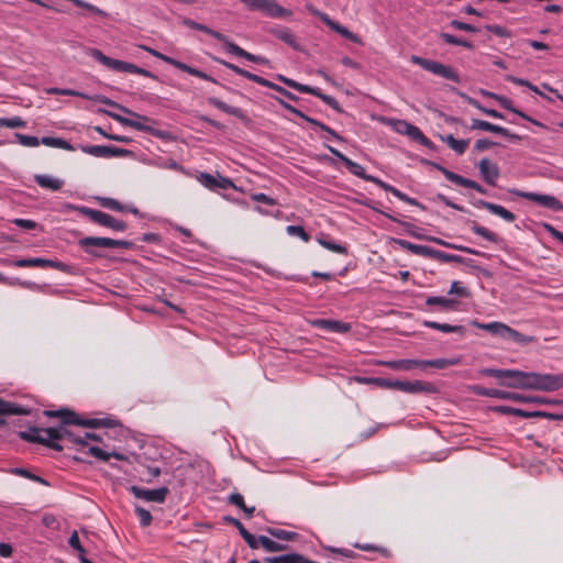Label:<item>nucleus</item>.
I'll use <instances>...</instances> for the list:
<instances>
[{"instance_id":"nucleus-1","label":"nucleus","mask_w":563,"mask_h":563,"mask_svg":"<svg viewBox=\"0 0 563 563\" xmlns=\"http://www.w3.org/2000/svg\"><path fill=\"white\" fill-rule=\"evenodd\" d=\"M45 416L60 418L62 424L56 428H31L27 431L20 432V438L30 443L43 444L55 451H62L63 446L58 443L60 440H66L77 445L86 446V441L81 435H76L67 426H80L85 428H101L110 427L109 419H81L79 416L68 409L62 410H46Z\"/></svg>"},{"instance_id":"nucleus-2","label":"nucleus","mask_w":563,"mask_h":563,"mask_svg":"<svg viewBox=\"0 0 563 563\" xmlns=\"http://www.w3.org/2000/svg\"><path fill=\"white\" fill-rule=\"evenodd\" d=\"M484 376L500 379V385L509 388L555 391L563 388V374H541L518 369L484 368Z\"/></svg>"},{"instance_id":"nucleus-3","label":"nucleus","mask_w":563,"mask_h":563,"mask_svg":"<svg viewBox=\"0 0 563 563\" xmlns=\"http://www.w3.org/2000/svg\"><path fill=\"white\" fill-rule=\"evenodd\" d=\"M367 382L379 388L400 390L406 394H433L437 391V388L432 383L424 380L409 382L389 379L385 377H372L368 378Z\"/></svg>"},{"instance_id":"nucleus-4","label":"nucleus","mask_w":563,"mask_h":563,"mask_svg":"<svg viewBox=\"0 0 563 563\" xmlns=\"http://www.w3.org/2000/svg\"><path fill=\"white\" fill-rule=\"evenodd\" d=\"M78 245L89 255L102 257L99 249H130L132 243L110 238L86 236L78 241Z\"/></svg>"},{"instance_id":"nucleus-5","label":"nucleus","mask_w":563,"mask_h":563,"mask_svg":"<svg viewBox=\"0 0 563 563\" xmlns=\"http://www.w3.org/2000/svg\"><path fill=\"white\" fill-rule=\"evenodd\" d=\"M471 324L477 329L485 330L492 335L510 340L516 343H527L530 341V339H527L522 333L499 321L482 323L477 320H473Z\"/></svg>"},{"instance_id":"nucleus-6","label":"nucleus","mask_w":563,"mask_h":563,"mask_svg":"<svg viewBox=\"0 0 563 563\" xmlns=\"http://www.w3.org/2000/svg\"><path fill=\"white\" fill-rule=\"evenodd\" d=\"M214 60L218 63V64H221L223 65L224 67L231 69L232 71H234L235 74L251 80V81H254L261 86H264V87H268L271 89H274L275 91L279 92L280 95H283L284 97H286L287 99L289 100H292V101H296L298 100V97L295 96L294 93H291L290 91L286 90L285 88H283L282 86H278L258 75H255V74H252L250 73L249 70H245L232 63H229L224 59H221V58H218L216 57Z\"/></svg>"},{"instance_id":"nucleus-7","label":"nucleus","mask_w":563,"mask_h":563,"mask_svg":"<svg viewBox=\"0 0 563 563\" xmlns=\"http://www.w3.org/2000/svg\"><path fill=\"white\" fill-rule=\"evenodd\" d=\"M250 10L260 11L268 18L287 19L292 15L289 9L282 7L276 0H240Z\"/></svg>"},{"instance_id":"nucleus-8","label":"nucleus","mask_w":563,"mask_h":563,"mask_svg":"<svg viewBox=\"0 0 563 563\" xmlns=\"http://www.w3.org/2000/svg\"><path fill=\"white\" fill-rule=\"evenodd\" d=\"M102 103L104 104H108V106H111V107H114V108H118L120 109L121 111H123L124 113H128L134 118H136V120H133V119H128L125 117H122L120 114H117V113H112L110 112L109 115L115 120L117 122L121 123L122 125H125V126H130V128H133L137 131H143V132H146V131H150L151 128L147 126L146 124H144L143 122H147L150 121V119L147 117H144V115H141L136 112H133L131 110H129L128 108L125 107H122L120 104H118L117 102L114 101H111L110 99L103 97L101 100H100Z\"/></svg>"},{"instance_id":"nucleus-9","label":"nucleus","mask_w":563,"mask_h":563,"mask_svg":"<svg viewBox=\"0 0 563 563\" xmlns=\"http://www.w3.org/2000/svg\"><path fill=\"white\" fill-rule=\"evenodd\" d=\"M411 62L434 75H438L448 80H452L454 82H460L459 74L451 66H446L439 62L427 59L417 55L411 56Z\"/></svg>"},{"instance_id":"nucleus-10","label":"nucleus","mask_w":563,"mask_h":563,"mask_svg":"<svg viewBox=\"0 0 563 563\" xmlns=\"http://www.w3.org/2000/svg\"><path fill=\"white\" fill-rule=\"evenodd\" d=\"M79 212L89 218L93 223H97L99 225L110 228L118 232H123L126 230L128 225L124 221L118 220L113 218L112 216L102 212L100 210L91 209L88 207H80Z\"/></svg>"},{"instance_id":"nucleus-11","label":"nucleus","mask_w":563,"mask_h":563,"mask_svg":"<svg viewBox=\"0 0 563 563\" xmlns=\"http://www.w3.org/2000/svg\"><path fill=\"white\" fill-rule=\"evenodd\" d=\"M327 148L331 154L336 156L344 164V166L347 168V170L351 174H353L354 176L360 177L366 181L373 183L383 189L385 181H383L382 179H379L375 176L366 174L365 168L361 164L350 159L343 153H341L340 151H338L336 148H334L330 145H327Z\"/></svg>"},{"instance_id":"nucleus-12","label":"nucleus","mask_w":563,"mask_h":563,"mask_svg":"<svg viewBox=\"0 0 563 563\" xmlns=\"http://www.w3.org/2000/svg\"><path fill=\"white\" fill-rule=\"evenodd\" d=\"M143 48L148 52L151 55H153L154 57L167 63L168 65L170 66H174L175 68L181 70V71H185L191 76H195V77H198L200 79H203V80H207V81H211V82H214V84H218V81L212 78L211 76H209L208 74L203 73L202 70H199L197 68H194L183 62H179L173 57H169L156 49H153L151 47H146V46H143Z\"/></svg>"},{"instance_id":"nucleus-13","label":"nucleus","mask_w":563,"mask_h":563,"mask_svg":"<svg viewBox=\"0 0 563 563\" xmlns=\"http://www.w3.org/2000/svg\"><path fill=\"white\" fill-rule=\"evenodd\" d=\"M306 9L310 14L319 18L332 31L336 32L338 34L353 43H360V37L356 34L347 30L345 26L341 25L339 22L332 20L328 13L320 11L312 4H307Z\"/></svg>"},{"instance_id":"nucleus-14","label":"nucleus","mask_w":563,"mask_h":563,"mask_svg":"<svg viewBox=\"0 0 563 563\" xmlns=\"http://www.w3.org/2000/svg\"><path fill=\"white\" fill-rule=\"evenodd\" d=\"M512 192L517 197L533 201L545 209L552 211H563V203L552 195H543L522 190H515Z\"/></svg>"},{"instance_id":"nucleus-15","label":"nucleus","mask_w":563,"mask_h":563,"mask_svg":"<svg viewBox=\"0 0 563 563\" xmlns=\"http://www.w3.org/2000/svg\"><path fill=\"white\" fill-rule=\"evenodd\" d=\"M91 56L95 60L99 62L100 64L112 70L130 74L134 73V64L108 57L99 49H92Z\"/></svg>"},{"instance_id":"nucleus-16","label":"nucleus","mask_w":563,"mask_h":563,"mask_svg":"<svg viewBox=\"0 0 563 563\" xmlns=\"http://www.w3.org/2000/svg\"><path fill=\"white\" fill-rule=\"evenodd\" d=\"M81 151L96 157H126L132 154L126 148L113 147L108 145H88L82 146Z\"/></svg>"},{"instance_id":"nucleus-17","label":"nucleus","mask_w":563,"mask_h":563,"mask_svg":"<svg viewBox=\"0 0 563 563\" xmlns=\"http://www.w3.org/2000/svg\"><path fill=\"white\" fill-rule=\"evenodd\" d=\"M130 492L136 498L158 504L164 503L169 493L167 487H161L157 489H145L139 486H131Z\"/></svg>"},{"instance_id":"nucleus-18","label":"nucleus","mask_w":563,"mask_h":563,"mask_svg":"<svg viewBox=\"0 0 563 563\" xmlns=\"http://www.w3.org/2000/svg\"><path fill=\"white\" fill-rule=\"evenodd\" d=\"M470 129L496 133L512 141L521 140L519 135L511 133L508 129L479 119H473Z\"/></svg>"},{"instance_id":"nucleus-19","label":"nucleus","mask_w":563,"mask_h":563,"mask_svg":"<svg viewBox=\"0 0 563 563\" xmlns=\"http://www.w3.org/2000/svg\"><path fill=\"white\" fill-rule=\"evenodd\" d=\"M311 324L317 329L332 333H347L352 329L351 323L332 319H316L311 321Z\"/></svg>"},{"instance_id":"nucleus-20","label":"nucleus","mask_w":563,"mask_h":563,"mask_svg":"<svg viewBox=\"0 0 563 563\" xmlns=\"http://www.w3.org/2000/svg\"><path fill=\"white\" fill-rule=\"evenodd\" d=\"M268 33L278 38L279 41L284 42L285 44L289 45L295 51L301 52L302 47L296 37V35L290 31V29L286 26H273L268 30Z\"/></svg>"},{"instance_id":"nucleus-21","label":"nucleus","mask_w":563,"mask_h":563,"mask_svg":"<svg viewBox=\"0 0 563 563\" xmlns=\"http://www.w3.org/2000/svg\"><path fill=\"white\" fill-rule=\"evenodd\" d=\"M483 95L496 99L504 109L518 114L520 118L531 122L532 124L540 126V128H544V124H542L538 120H534L533 118L529 117L528 114L520 111L519 109L515 108L512 106V101L510 99H508L506 97L497 96L496 93L488 92V91H483Z\"/></svg>"},{"instance_id":"nucleus-22","label":"nucleus","mask_w":563,"mask_h":563,"mask_svg":"<svg viewBox=\"0 0 563 563\" xmlns=\"http://www.w3.org/2000/svg\"><path fill=\"white\" fill-rule=\"evenodd\" d=\"M478 169L481 176L488 185H496V181L499 178V168L495 163L488 158H483L478 163Z\"/></svg>"},{"instance_id":"nucleus-23","label":"nucleus","mask_w":563,"mask_h":563,"mask_svg":"<svg viewBox=\"0 0 563 563\" xmlns=\"http://www.w3.org/2000/svg\"><path fill=\"white\" fill-rule=\"evenodd\" d=\"M474 206L477 208L485 209V210L492 212L493 214L500 217L503 220H505L507 222H514L516 220V214L512 213L511 211L507 210L506 208H504L500 205H496V203L485 201V200H477L474 203Z\"/></svg>"},{"instance_id":"nucleus-24","label":"nucleus","mask_w":563,"mask_h":563,"mask_svg":"<svg viewBox=\"0 0 563 563\" xmlns=\"http://www.w3.org/2000/svg\"><path fill=\"white\" fill-rule=\"evenodd\" d=\"M474 206L477 208L485 209V210L492 212L493 214L500 217L503 220H505L507 222H514L516 220V214L512 213L511 211L507 210L506 208H504L500 205H496V203L485 201V200H477L474 203Z\"/></svg>"},{"instance_id":"nucleus-25","label":"nucleus","mask_w":563,"mask_h":563,"mask_svg":"<svg viewBox=\"0 0 563 563\" xmlns=\"http://www.w3.org/2000/svg\"><path fill=\"white\" fill-rule=\"evenodd\" d=\"M224 46L230 54H233L239 57H243L249 62L256 63V64H266L267 63V59L265 57L258 56V55H253V54L246 52L244 48H242L238 44L231 42L229 38H227Z\"/></svg>"},{"instance_id":"nucleus-26","label":"nucleus","mask_w":563,"mask_h":563,"mask_svg":"<svg viewBox=\"0 0 563 563\" xmlns=\"http://www.w3.org/2000/svg\"><path fill=\"white\" fill-rule=\"evenodd\" d=\"M14 265L16 267H41V268H46V267L60 268V266H62L60 263H57V262H54L51 260H46V258H41V257L21 258V260L15 261Z\"/></svg>"},{"instance_id":"nucleus-27","label":"nucleus","mask_w":563,"mask_h":563,"mask_svg":"<svg viewBox=\"0 0 563 563\" xmlns=\"http://www.w3.org/2000/svg\"><path fill=\"white\" fill-rule=\"evenodd\" d=\"M503 395L500 399H507L515 402H533V404H553L554 401L548 400L540 396H528L518 393H510L503 390Z\"/></svg>"},{"instance_id":"nucleus-28","label":"nucleus","mask_w":563,"mask_h":563,"mask_svg":"<svg viewBox=\"0 0 563 563\" xmlns=\"http://www.w3.org/2000/svg\"><path fill=\"white\" fill-rule=\"evenodd\" d=\"M181 23L185 25V26H188L192 30H197V31H200V32H203L212 37H214L216 40L222 42L223 44L227 42V36L218 31H214L212 29H210L209 26L205 25V24H201V23H198L191 19H188V18H184L181 20Z\"/></svg>"},{"instance_id":"nucleus-29","label":"nucleus","mask_w":563,"mask_h":563,"mask_svg":"<svg viewBox=\"0 0 563 563\" xmlns=\"http://www.w3.org/2000/svg\"><path fill=\"white\" fill-rule=\"evenodd\" d=\"M34 181L41 188L48 189L52 191L60 190L65 184L63 179H59V178H56V177H53L49 175H41V174L34 175Z\"/></svg>"},{"instance_id":"nucleus-30","label":"nucleus","mask_w":563,"mask_h":563,"mask_svg":"<svg viewBox=\"0 0 563 563\" xmlns=\"http://www.w3.org/2000/svg\"><path fill=\"white\" fill-rule=\"evenodd\" d=\"M399 244L400 246L415 254V255H418V256H422V257H428V258H432L433 257V251L434 249H431L427 245H421V244H415V243H411L409 241H406V240H400L399 241Z\"/></svg>"},{"instance_id":"nucleus-31","label":"nucleus","mask_w":563,"mask_h":563,"mask_svg":"<svg viewBox=\"0 0 563 563\" xmlns=\"http://www.w3.org/2000/svg\"><path fill=\"white\" fill-rule=\"evenodd\" d=\"M399 244L400 246L415 254V255H418V256H422V257H428V258H432L433 257V251L434 249H431L427 245H421V244H415V243H411L409 241H406V240H400L399 241Z\"/></svg>"},{"instance_id":"nucleus-32","label":"nucleus","mask_w":563,"mask_h":563,"mask_svg":"<svg viewBox=\"0 0 563 563\" xmlns=\"http://www.w3.org/2000/svg\"><path fill=\"white\" fill-rule=\"evenodd\" d=\"M384 366L389 367L395 371H411L416 367H420V360H395V361H386L382 363Z\"/></svg>"},{"instance_id":"nucleus-33","label":"nucleus","mask_w":563,"mask_h":563,"mask_svg":"<svg viewBox=\"0 0 563 563\" xmlns=\"http://www.w3.org/2000/svg\"><path fill=\"white\" fill-rule=\"evenodd\" d=\"M440 139L459 155L464 154L470 144V140H457L452 134L440 135Z\"/></svg>"},{"instance_id":"nucleus-34","label":"nucleus","mask_w":563,"mask_h":563,"mask_svg":"<svg viewBox=\"0 0 563 563\" xmlns=\"http://www.w3.org/2000/svg\"><path fill=\"white\" fill-rule=\"evenodd\" d=\"M460 364L459 357H452V358H437V360H420V367H434V368H448L450 366H454Z\"/></svg>"},{"instance_id":"nucleus-35","label":"nucleus","mask_w":563,"mask_h":563,"mask_svg":"<svg viewBox=\"0 0 563 563\" xmlns=\"http://www.w3.org/2000/svg\"><path fill=\"white\" fill-rule=\"evenodd\" d=\"M423 325L429 329L438 330L444 333H459L464 335L466 329L463 325H451L448 323H440L435 321H424Z\"/></svg>"},{"instance_id":"nucleus-36","label":"nucleus","mask_w":563,"mask_h":563,"mask_svg":"<svg viewBox=\"0 0 563 563\" xmlns=\"http://www.w3.org/2000/svg\"><path fill=\"white\" fill-rule=\"evenodd\" d=\"M427 306H440L443 310H456L459 301L451 298L429 296L426 300Z\"/></svg>"},{"instance_id":"nucleus-37","label":"nucleus","mask_w":563,"mask_h":563,"mask_svg":"<svg viewBox=\"0 0 563 563\" xmlns=\"http://www.w3.org/2000/svg\"><path fill=\"white\" fill-rule=\"evenodd\" d=\"M450 178H451V181L455 185L474 189L482 195H486V192H487L486 189L478 183H476L472 179L465 178L459 174H451Z\"/></svg>"},{"instance_id":"nucleus-38","label":"nucleus","mask_w":563,"mask_h":563,"mask_svg":"<svg viewBox=\"0 0 563 563\" xmlns=\"http://www.w3.org/2000/svg\"><path fill=\"white\" fill-rule=\"evenodd\" d=\"M383 189L385 191L393 194L396 198H398L399 200H401L410 206H416L422 210H426V207L422 203H420L417 199L409 197L408 195L404 194L402 191H400L399 189H397L396 187H394L387 183H385Z\"/></svg>"},{"instance_id":"nucleus-39","label":"nucleus","mask_w":563,"mask_h":563,"mask_svg":"<svg viewBox=\"0 0 563 563\" xmlns=\"http://www.w3.org/2000/svg\"><path fill=\"white\" fill-rule=\"evenodd\" d=\"M467 223L471 224V230L475 234L482 236L483 239H485V240H487V241H489L492 243H497L498 242V235L495 232L488 230L487 228H485L483 225H479L475 221H467Z\"/></svg>"},{"instance_id":"nucleus-40","label":"nucleus","mask_w":563,"mask_h":563,"mask_svg":"<svg viewBox=\"0 0 563 563\" xmlns=\"http://www.w3.org/2000/svg\"><path fill=\"white\" fill-rule=\"evenodd\" d=\"M208 103L217 109H219L220 111L224 112V113H228V114H231V115H234V117H240L241 115V109L239 108H235V107H231L229 104H227L225 102H223L222 100L216 98V97H210L208 98Z\"/></svg>"},{"instance_id":"nucleus-41","label":"nucleus","mask_w":563,"mask_h":563,"mask_svg":"<svg viewBox=\"0 0 563 563\" xmlns=\"http://www.w3.org/2000/svg\"><path fill=\"white\" fill-rule=\"evenodd\" d=\"M258 542H260L261 547L264 550H266L267 552H282L287 549L286 544L276 542L266 536H260Z\"/></svg>"},{"instance_id":"nucleus-42","label":"nucleus","mask_w":563,"mask_h":563,"mask_svg":"<svg viewBox=\"0 0 563 563\" xmlns=\"http://www.w3.org/2000/svg\"><path fill=\"white\" fill-rule=\"evenodd\" d=\"M88 452L93 457L101 460L103 462L109 461L110 457H114L115 460H119V461L125 460L124 455L121 453H117V452L107 453L98 446H90Z\"/></svg>"},{"instance_id":"nucleus-43","label":"nucleus","mask_w":563,"mask_h":563,"mask_svg":"<svg viewBox=\"0 0 563 563\" xmlns=\"http://www.w3.org/2000/svg\"><path fill=\"white\" fill-rule=\"evenodd\" d=\"M429 241H432V242L437 243L438 245H441V246H444V247H448V249H452V250H456V251H461V252H464V253H467V254L481 255V253L478 251H476V250H473V249L467 247V246L450 243V242H446V241H444L442 239H439V238H429Z\"/></svg>"},{"instance_id":"nucleus-44","label":"nucleus","mask_w":563,"mask_h":563,"mask_svg":"<svg viewBox=\"0 0 563 563\" xmlns=\"http://www.w3.org/2000/svg\"><path fill=\"white\" fill-rule=\"evenodd\" d=\"M41 144H44L46 146L62 148L66 151H74V147L70 143L67 141L59 139V137H52V136H44L41 140Z\"/></svg>"},{"instance_id":"nucleus-45","label":"nucleus","mask_w":563,"mask_h":563,"mask_svg":"<svg viewBox=\"0 0 563 563\" xmlns=\"http://www.w3.org/2000/svg\"><path fill=\"white\" fill-rule=\"evenodd\" d=\"M410 139L418 142L419 144L431 147L432 142L422 133V131L412 124L411 128H409V131L406 133Z\"/></svg>"},{"instance_id":"nucleus-46","label":"nucleus","mask_w":563,"mask_h":563,"mask_svg":"<svg viewBox=\"0 0 563 563\" xmlns=\"http://www.w3.org/2000/svg\"><path fill=\"white\" fill-rule=\"evenodd\" d=\"M267 532L272 537H274V538H276L278 540H283V541H294L298 537L297 532L288 531V530H284V529H278V528H269V529H267Z\"/></svg>"},{"instance_id":"nucleus-47","label":"nucleus","mask_w":563,"mask_h":563,"mask_svg":"<svg viewBox=\"0 0 563 563\" xmlns=\"http://www.w3.org/2000/svg\"><path fill=\"white\" fill-rule=\"evenodd\" d=\"M318 242L321 246H323L324 249H327L333 253L343 254V255L347 254V247L345 245L338 244V243H335L331 240H328L325 238L318 239Z\"/></svg>"},{"instance_id":"nucleus-48","label":"nucleus","mask_w":563,"mask_h":563,"mask_svg":"<svg viewBox=\"0 0 563 563\" xmlns=\"http://www.w3.org/2000/svg\"><path fill=\"white\" fill-rule=\"evenodd\" d=\"M512 416L521 417V418H532V417H544L549 419H559L560 417L553 413H549L545 411H526L522 409H518L512 411Z\"/></svg>"},{"instance_id":"nucleus-49","label":"nucleus","mask_w":563,"mask_h":563,"mask_svg":"<svg viewBox=\"0 0 563 563\" xmlns=\"http://www.w3.org/2000/svg\"><path fill=\"white\" fill-rule=\"evenodd\" d=\"M440 37L446 43V44H451V45H459V46H463V47H466L468 49H472L474 47L473 43L467 41V40H462V38H459L452 34H449V33H441L440 34Z\"/></svg>"},{"instance_id":"nucleus-50","label":"nucleus","mask_w":563,"mask_h":563,"mask_svg":"<svg viewBox=\"0 0 563 563\" xmlns=\"http://www.w3.org/2000/svg\"><path fill=\"white\" fill-rule=\"evenodd\" d=\"M98 201L101 207L113 210V211L122 212L125 210V207L121 202H119L118 200H115L113 198L101 197V198H98Z\"/></svg>"},{"instance_id":"nucleus-51","label":"nucleus","mask_w":563,"mask_h":563,"mask_svg":"<svg viewBox=\"0 0 563 563\" xmlns=\"http://www.w3.org/2000/svg\"><path fill=\"white\" fill-rule=\"evenodd\" d=\"M26 122L21 117L0 118V128H24Z\"/></svg>"},{"instance_id":"nucleus-52","label":"nucleus","mask_w":563,"mask_h":563,"mask_svg":"<svg viewBox=\"0 0 563 563\" xmlns=\"http://www.w3.org/2000/svg\"><path fill=\"white\" fill-rule=\"evenodd\" d=\"M134 511H135V514L140 520V525L142 527L145 528V527L151 526V523L153 521V517L147 509H145L141 506H135Z\"/></svg>"},{"instance_id":"nucleus-53","label":"nucleus","mask_w":563,"mask_h":563,"mask_svg":"<svg viewBox=\"0 0 563 563\" xmlns=\"http://www.w3.org/2000/svg\"><path fill=\"white\" fill-rule=\"evenodd\" d=\"M198 181L206 188L210 190L217 189V179L218 177L209 174V173H200L197 177Z\"/></svg>"},{"instance_id":"nucleus-54","label":"nucleus","mask_w":563,"mask_h":563,"mask_svg":"<svg viewBox=\"0 0 563 563\" xmlns=\"http://www.w3.org/2000/svg\"><path fill=\"white\" fill-rule=\"evenodd\" d=\"M24 411L14 404L4 401L0 399V416L3 415H21Z\"/></svg>"},{"instance_id":"nucleus-55","label":"nucleus","mask_w":563,"mask_h":563,"mask_svg":"<svg viewBox=\"0 0 563 563\" xmlns=\"http://www.w3.org/2000/svg\"><path fill=\"white\" fill-rule=\"evenodd\" d=\"M15 137L22 146L36 147L41 144V140H38L36 136L15 133Z\"/></svg>"},{"instance_id":"nucleus-56","label":"nucleus","mask_w":563,"mask_h":563,"mask_svg":"<svg viewBox=\"0 0 563 563\" xmlns=\"http://www.w3.org/2000/svg\"><path fill=\"white\" fill-rule=\"evenodd\" d=\"M432 260L442 261V262H446V263H449V262L462 263L463 262V258L461 256L455 255V254L444 253L439 250L433 251Z\"/></svg>"},{"instance_id":"nucleus-57","label":"nucleus","mask_w":563,"mask_h":563,"mask_svg":"<svg viewBox=\"0 0 563 563\" xmlns=\"http://www.w3.org/2000/svg\"><path fill=\"white\" fill-rule=\"evenodd\" d=\"M49 95H59V96H74V97H80L84 99H90L89 96H87L84 92L73 90V89H62V88H51L47 90Z\"/></svg>"},{"instance_id":"nucleus-58","label":"nucleus","mask_w":563,"mask_h":563,"mask_svg":"<svg viewBox=\"0 0 563 563\" xmlns=\"http://www.w3.org/2000/svg\"><path fill=\"white\" fill-rule=\"evenodd\" d=\"M12 473L15 475L22 476L24 478L31 479L33 482H36V483H40V484H43L46 486L48 485V483L44 478L31 473L29 470H25V468H14L12 471Z\"/></svg>"},{"instance_id":"nucleus-59","label":"nucleus","mask_w":563,"mask_h":563,"mask_svg":"<svg viewBox=\"0 0 563 563\" xmlns=\"http://www.w3.org/2000/svg\"><path fill=\"white\" fill-rule=\"evenodd\" d=\"M286 231H287V233L289 235L298 236L303 242H309L310 241V235L306 232V230L301 225H288L286 228Z\"/></svg>"},{"instance_id":"nucleus-60","label":"nucleus","mask_w":563,"mask_h":563,"mask_svg":"<svg viewBox=\"0 0 563 563\" xmlns=\"http://www.w3.org/2000/svg\"><path fill=\"white\" fill-rule=\"evenodd\" d=\"M316 97L321 99L323 102H325L328 106H330L333 110H335L338 112L342 111L338 100L334 97L323 93L320 89L318 90Z\"/></svg>"},{"instance_id":"nucleus-61","label":"nucleus","mask_w":563,"mask_h":563,"mask_svg":"<svg viewBox=\"0 0 563 563\" xmlns=\"http://www.w3.org/2000/svg\"><path fill=\"white\" fill-rule=\"evenodd\" d=\"M475 393L479 396L498 398V399H500L501 396H504L501 389H495V388L476 387Z\"/></svg>"},{"instance_id":"nucleus-62","label":"nucleus","mask_w":563,"mask_h":563,"mask_svg":"<svg viewBox=\"0 0 563 563\" xmlns=\"http://www.w3.org/2000/svg\"><path fill=\"white\" fill-rule=\"evenodd\" d=\"M449 295H457L460 297L466 298L470 296L468 290L462 285L461 282L454 280L451 284V287L449 289Z\"/></svg>"},{"instance_id":"nucleus-63","label":"nucleus","mask_w":563,"mask_h":563,"mask_svg":"<svg viewBox=\"0 0 563 563\" xmlns=\"http://www.w3.org/2000/svg\"><path fill=\"white\" fill-rule=\"evenodd\" d=\"M42 523L46 528L58 531L60 529V523L58 519L52 514H45L42 518Z\"/></svg>"},{"instance_id":"nucleus-64","label":"nucleus","mask_w":563,"mask_h":563,"mask_svg":"<svg viewBox=\"0 0 563 563\" xmlns=\"http://www.w3.org/2000/svg\"><path fill=\"white\" fill-rule=\"evenodd\" d=\"M353 547L355 549H358V550H362V551H367V552H379L384 555L387 554V550L385 548H380V547H377L375 544H371V543H354Z\"/></svg>"}]
</instances>
